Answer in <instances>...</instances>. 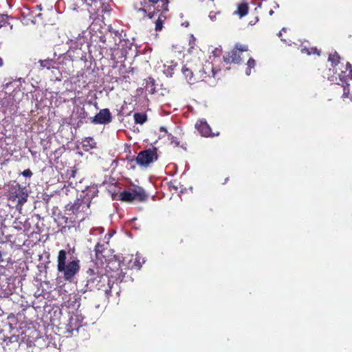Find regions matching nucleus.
<instances>
[{
  "mask_svg": "<svg viewBox=\"0 0 352 352\" xmlns=\"http://www.w3.org/2000/svg\"><path fill=\"white\" fill-rule=\"evenodd\" d=\"M125 274L122 272V270H120V272H118L116 275L115 276L116 280L117 281H119L120 283L122 282L124 278ZM111 278H114L113 275H111Z\"/></svg>",
  "mask_w": 352,
  "mask_h": 352,
  "instance_id": "25",
  "label": "nucleus"
},
{
  "mask_svg": "<svg viewBox=\"0 0 352 352\" xmlns=\"http://www.w3.org/2000/svg\"><path fill=\"white\" fill-rule=\"evenodd\" d=\"M133 118L135 124H143L147 120V115L144 113H135Z\"/></svg>",
  "mask_w": 352,
  "mask_h": 352,
  "instance_id": "19",
  "label": "nucleus"
},
{
  "mask_svg": "<svg viewBox=\"0 0 352 352\" xmlns=\"http://www.w3.org/2000/svg\"><path fill=\"white\" fill-rule=\"evenodd\" d=\"M42 16H43V14L42 13H39L36 15L37 17L40 18L41 20H43V18H42Z\"/></svg>",
  "mask_w": 352,
  "mask_h": 352,
  "instance_id": "31",
  "label": "nucleus"
},
{
  "mask_svg": "<svg viewBox=\"0 0 352 352\" xmlns=\"http://www.w3.org/2000/svg\"><path fill=\"white\" fill-rule=\"evenodd\" d=\"M155 12L157 14L155 16L153 19H151L155 23V30L157 32L161 31L163 28V25L164 21L166 19V16L165 13L167 12L162 11V8L155 10Z\"/></svg>",
  "mask_w": 352,
  "mask_h": 352,
  "instance_id": "13",
  "label": "nucleus"
},
{
  "mask_svg": "<svg viewBox=\"0 0 352 352\" xmlns=\"http://www.w3.org/2000/svg\"><path fill=\"white\" fill-rule=\"evenodd\" d=\"M346 96V94L345 93H343V96Z\"/></svg>",
  "mask_w": 352,
  "mask_h": 352,
  "instance_id": "38",
  "label": "nucleus"
},
{
  "mask_svg": "<svg viewBox=\"0 0 352 352\" xmlns=\"http://www.w3.org/2000/svg\"><path fill=\"white\" fill-rule=\"evenodd\" d=\"M182 72L186 80L190 84H194L197 82V78L195 77L194 73L190 68L188 67L186 65H184L182 67Z\"/></svg>",
  "mask_w": 352,
  "mask_h": 352,
  "instance_id": "15",
  "label": "nucleus"
},
{
  "mask_svg": "<svg viewBox=\"0 0 352 352\" xmlns=\"http://www.w3.org/2000/svg\"><path fill=\"white\" fill-rule=\"evenodd\" d=\"M248 4L247 3H241L239 4L236 12L238 15L240 16V17H243L248 14Z\"/></svg>",
  "mask_w": 352,
  "mask_h": 352,
  "instance_id": "18",
  "label": "nucleus"
},
{
  "mask_svg": "<svg viewBox=\"0 0 352 352\" xmlns=\"http://www.w3.org/2000/svg\"><path fill=\"white\" fill-rule=\"evenodd\" d=\"M328 60L331 62V66L335 67L340 63V57L338 52H335L329 55Z\"/></svg>",
  "mask_w": 352,
  "mask_h": 352,
  "instance_id": "20",
  "label": "nucleus"
},
{
  "mask_svg": "<svg viewBox=\"0 0 352 352\" xmlns=\"http://www.w3.org/2000/svg\"><path fill=\"white\" fill-rule=\"evenodd\" d=\"M346 69L349 71L348 77L352 80V65L350 63H346Z\"/></svg>",
  "mask_w": 352,
  "mask_h": 352,
  "instance_id": "26",
  "label": "nucleus"
},
{
  "mask_svg": "<svg viewBox=\"0 0 352 352\" xmlns=\"http://www.w3.org/2000/svg\"><path fill=\"white\" fill-rule=\"evenodd\" d=\"M89 206V204L85 205L83 204L82 200L77 199L73 205H72L68 210L69 214L70 215H74L77 217L78 221H82L85 219L84 214L82 212H84V208H88Z\"/></svg>",
  "mask_w": 352,
  "mask_h": 352,
  "instance_id": "10",
  "label": "nucleus"
},
{
  "mask_svg": "<svg viewBox=\"0 0 352 352\" xmlns=\"http://www.w3.org/2000/svg\"><path fill=\"white\" fill-rule=\"evenodd\" d=\"M157 159V148H152L140 151L136 157V162L140 166H147Z\"/></svg>",
  "mask_w": 352,
  "mask_h": 352,
  "instance_id": "7",
  "label": "nucleus"
},
{
  "mask_svg": "<svg viewBox=\"0 0 352 352\" xmlns=\"http://www.w3.org/2000/svg\"><path fill=\"white\" fill-rule=\"evenodd\" d=\"M67 252L60 250L57 257V270L63 274L65 280L72 282L80 269V261L75 259L66 263Z\"/></svg>",
  "mask_w": 352,
  "mask_h": 352,
  "instance_id": "1",
  "label": "nucleus"
},
{
  "mask_svg": "<svg viewBox=\"0 0 352 352\" xmlns=\"http://www.w3.org/2000/svg\"><path fill=\"white\" fill-rule=\"evenodd\" d=\"M286 30H287V29L283 28H282V30L278 34V37L280 38V39L282 41H285L284 39L282 38V34H283V32H285Z\"/></svg>",
  "mask_w": 352,
  "mask_h": 352,
  "instance_id": "29",
  "label": "nucleus"
},
{
  "mask_svg": "<svg viewBox=\"0 0 352 352\" xmlns=\"http://www.w3.org/2000/svg\"><path fill=\"white\" fill-rule=\"evenodd\" d=\"M83 146H89L91 148H94L96 142H94V140L93 138L89 137L86 138L82 141Z\"/></svg>",
  "mask_w": 352,
  "mask_h": 352,
  "instance_id": "24",
  "label": "nucleus"
},
{
  "mask_svg": "<svg viewBox=\"0 0 352 352\" xmlns=\"http://www.w3.org/2000/svg\"><path fill=\"white\" fill-rule=\"evenodd\" d=\"M141 267H142V265L140 264L139 261L137 260V258H135V261L133 262V264L131 265V268L135 267L138 270H140Z\"/></svg>",
  "mask_w": 352,
  "mask_h": 352,
  "instance_id": "27",
  "label": "nucleus"
},
{
  "mask_svg": "<svg viewBox=\"0 0 352 352\" xmlns=\"http://www.w3.org/2000/svg\"><path fill=\"white\" fill-rule=\"evenodd\" d=\"M339 77H340V81H342L343 82H346V77L342 74H340L339 75Z\"/></svg>",
  "mask_w": 352,
  "mask_h": 352,
  "instance_id": "30",
  "label": "nucleus"
},
{
  "mask_svg": "<svg viewBox=\"0 0 352 352\" xmlns=\"http://www.w3.org/2000/svg\"><path fill=\"white\" fill-rule=\"evenodd\" d=\"M112 121V116L109 109H102L94 117L90 118V122L95 124H106Z\"/></svg>",
  "mask_w": 352,
  "mask_h": 352,
  "instance_id": "9",
  "label": "nucleus"
},
{
  "mask_svg": "<svg viewBox=\"0 0 352 352\" xmlns=\"http://www.w3.org/2000/svg\"><path fill=\"white\" fill-rule=\"evenodd\" d=\"M148 199V195L146 193L143 188L140 186H135L130 191L124 190L119 194L118 200L131 203L135 199L143 202Z\"/></svg>",
  "mask_w": 352,
  "mask_h": 352,
  "instance_id": "5",
  "label": "nucleus"
},
{
  "mask_svg": "<svg viewBox=\"0 0 352 352\" xmlns=\"http://www.w3.org/2000/svg\"><path fill=\"white\" fill-rule=\"evenodd\" d=\"M160 131H164V132H166V133H167V139L169 141L170 145H172L174 147H180V148H183L184 150L186 151V149H187V143L186 142H184L179 140V139L177 137L174 136L171 133H168L166 129L164 127L162 126L160 128Z\"/></svg>",
  "mask_w": 352,
  "mask_h": 352,
  "instance_id": "14",
  "label": "nucleus"
},
{
  "mask_svg": "<svg viewBox=\"0 0 352 352\" xmlns=\"http://www.w3.org/2000/svg\"><path fill=\"white\" fill-rule=\"evenodd\" d=\"M145 89L151 94L155 92V80L152 77H148L146 80Z\"/></svg>",
  "mask_w": 352,
  "mask_h": 352,
  "instance_id": "17",
  "label": "nucleus"
},
{
  "mask_svg": "<svg viewBox=\"0 0 352 352\" xmlns=\"http://www.w3.org/2000/svg\"><path fill=\"white\" fill-rule=\"evenodd\" d=\"M346 96V94L345 93H343V96Z\"/></svg>",
  "mask_w": 352,
  "mask_h": 352,
  "instance_id": "37",
  "label": "nucleus"
},
{
  "mask_svg": "<svg viewBox=\"0 0 352 352\" xmlns=\"http://www.w3.org/2000/svg\"><path fill=\"white\" fill-rule=\"evenodd\" d=\"M118 266L120 267V263H117Z\"/></svg>",
  "mask_w": 352,
  "mask_h": 352,
  "instance_id": "36",
  "label": "nucleus"
},
{
  "mask_svg": "<svg viewBox=\"0 0 352 352\" xmlns=\"http://www.w3.org/2000/svg\"><path fill=\"white\" fill-rule=\"evenodd\" d=\"M3 65V60L2 58L0 57V67H2Z\"/></svg>",
  "mask_w": 352,
  "mask_h": 352,
  "instance_id": "32",
  "label": "nucleus"
},
{
  "mask_svg": "<svg viewBox=\"0 0 352 352\" xmlns=\"http://www.w3.org/2000/svg\"><path fill=\"white\" fill-rule=\"evenodd\" d=\"M195 128L198 131L199 133L206 138L215 137L219 135V132L212 133L210 125L208 124L206 120L201 119L197 121L195 124Z\"/></svg>",
  "mask_w": 352,
  "mask_h": 352,
  "instance_id": "11",
  "label": "nucleus"
},
{
  "mask_svg": "<svg viewBox=\"0 0 352 352\" xmlns=\"http://www.w3.org/2000/svg\"><path fill=\"white\" fill-rule=\"evenodd\" d=\"M269 13H270V15H272V14H273L274 11L272 10H271Z\"/></svg>",
  "mask_w": 352,
  "mask_h": 352,
  "instance_id": "34",
  "label": "nucleus"
},
{
  "mask_svg": "<svg viewBox=\"0 0 352 352\" xmlns=\"http://www.w3.org/2000/svg\"><path fill=\"white\" fill-rule=\"evenodd\" d=\"M39 63L41 67L50 69L52 68H54L56 62L53 59H45L39 60Z\"/></svg>",
  "mask_w": 352,
  "mask_h": 352,
  "instance_id": "21",
  "label": "nucleus"
},
{
  "mask_svg": "<svg viewBox=\"0 0 352 352\" xmlns=\"http://www.w3.org/2000/svg\"><path fill=\"white\" fill-rule=\"evenodd\" d=\"M248 51V46L247 45L236 43L230 52L223 56V60L226 63L241 64L243 61L241 56L242 53Z\"/></svg>",
  "mask_w": 352,
  "mask_h": 352,
  "instance_id": "6",
  "label": "nucleus"
},
{
  "mask_svg": "<svg viewBox=\"0 0 352 352\" xmlns=\"http://www.w3.org/2000/svg\"><path fill=\"white\" fill-rule=\"evenodd\" d=\"M8 200L17 202L16 206L21 207L28 200V194L26 187L21 186L19 183L8 184L6 192Z\"/></svg>",
  "mask_w": 352,
  "mask_h": 352,
  "instance_id": "3",
  "label": "nucleus"
},
{
  "mask_svg": "<svg viewBox=\"0 0 352 352\" xmlns=\"http://www.w3.org/2000/svg\"><path fill=\"white\" fill-rule=\"evenodd\" d=\"M22 175L24 176V177H30L32 175V172L31 171L30 169H26V170H24L23 172H22Z\"/></svg>",
  "mask_w": 352,
  "mask_h": 352,
  "instance_id": "28",
  "label": "nucleus"
},
{
  "mask_svg": "<svg viewBox=\"0 0 352 352\" xmlns=\"http://www.w3.org/2000/svg\"><path fill=\"white\" fill-rule=\"evenodd\" d=\"M151 4L147 5L144 3L143 7L136 8L138 12H142L145 16L148 19H153L157 14L155 10L162 8V11H168L169 0H148Z\"/></svg>",
  "mask_w": 352,
  "mask_h": 352,
  "instance_id": "4",
  "label": "nucleus"
},
{
  "mask_svg": "<svg viewBox=\"0 0 352 352\" xmlns=\"http://www.w3.org/2000/svg\"><path fill=\"white\" fill-rule=\"evenodd\" d=\"M114 281H111L107 274H92L86 284L87 290H98L104 292L107 298L111 296Z\"/></svg>",
  "mask_w": 352,
  "mask_h": 352,
  "instance_id": "2",
  "label": "nucleus"
},
{
  "mask_svg": "<svg viewBox=\"0 0 352 352\" xmlns=\"http://www.w3.org/2000/svg\"><path fill=\"white\" fill-rule=\"evenodd\" d=\"M107 248L104 247V244L98 243L95 246L96 256L98 259L101 260L102 258H105L104 252Z\"/></svg>",
  "mask_w": 352,
  "mask_h": 352,
  "instance_id": "16",
  "label": "nucleus"
},
{
  "mask_svg": "<svg viewBox=\"0 0 352 352\" xmlns=\"http://www.w3.org/2000/svg\"><path fill=\"white\" fill-rule=\"evenodd\" d=\"M256 66V61L254 58H250L247 62V68L245 70V74L248 76H250L251 74V69L254 68Z\"/></svg>",
  "mask_w": 352,
  "mask_h": 352,
  "instance_id": "23",
  "label": "nucleus"
},
{
  "mask_svg": "<svg viewBox=\"0 0 352 352\" xmlns=\"http://www.w3.org/2000/svg\"><path fill=\"white\" fill-rule=\"evenodd\" d=\"M3 261V258H2V253L0 251V263H2Z\"/></svg>",
  "mask_w": 352,
  "mask_h": 352,
  "instance_id": "33",
  "label": "nucleus"
},
{
  "mask_svg": "<svg viewBox=\"0 0 352 352\" xmlns=\"http://www.w3.org/2000/svg\"><path fill=\"white\" fill-rule=\"evenodd\" d=\"M56 221L58 226H62L61 231H63L66 228L68 229L74 228L78 222L77 217L70 215L69 213H67V216L58 214Z\"/></svg>",
  "mask_w": 352,
  "mask_h": 352,
  "instance_id": "12",
  "label": "nucleus"
},
{
  "mask_svg": "<svg viewBox=\"0 0 352 352\" xmlns=\"http://www.w3.org/2000/svg\"><path fill=\"white\" fill-rule=\"evenodd\" d=\"M301 51H302V52L306 53L308 55L317 54V55L320 56V51L318 50L317 49V47H309V48L305 47V48H302L301 50Z\"/></svg>",
  "mask_w": 352,
  "mask_h": 352,
  "instance_id": "22",
  "label": "nucleus"
},
{
  "mask_svg": "<svg viewBox=\"0 0 352 352\" xmlns=\"http://www.w3.org/2000/svg\"><path fill=\"white\" fill-rule=\"evenodd\" d=\"M36 8L40 10H41V6H37Z\"/></svg>",
  "mask_w": 352,
  "mask_h": 352,
  "instance_id": "35",
  "label": "nucleus"
},
{
  "mask_svg": "<svg viewBox=\"0 0 352 352\" xmlns=\"http://www.w3.org/2000/svg\"><path fill=\"white\" fill-rule=\"evenodd\" d=\"M67 36L71 47L74 48H80L85 43V38L80 30L72 28L68 31Z\"/></svg>",
  "mask_w": 352,
  "mask_h": 352,
  "instance_id": "8",
  "label": "nucleus"
}]
</instances>
